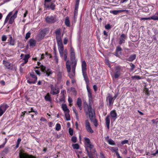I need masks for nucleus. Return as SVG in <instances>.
Returning <instances> with one entry per match:
<instances>
[{
  "label": "nucleus",
  "instance_id": "nucleus-1",
  "mask_svg": "<svg viewBox=\"0 0 158 158\" xmlns=\"http://www.w3.org/2000/svg\"><path fill=\"white\" fill-rule=\"evenodd\" d=\"M70 60L72 66V72H70L71 66L69 60L67 61L66 66L67 71L69 73V76L71 79H73L75 76V69L77 62V60L76 59L74 50L72 47H70Z\"/></svg>",
  "mask_w": 158,
  "mask_h": 158
},
{
  "label": "nucleus",
  "instance_id": "nucleus-2",
  "mask_svg": "<svg viewBox=\"0 0 158 158\" xmlns=\"http://www.w3.org/2000/svg\"><path fill=\"white\" fill-rule=\"evenodd\" d=\"M93 102H89L87 104L86 102H84V108L86 114H88L90 119L95 118V113L94 110L92 108V104Z\"/></svg>",
  "mask_w": 158,
  "mask_h": 158
},
{
  "label": "nucleus",
  "instance_id": "nucleus-3",
  "mask_svg": "<svg viewBox=\"0 0 158 158\" xmlns=\"http://www.w3.org/2000/svg\"><path fill=\"white\" fill-rule=\"evenodd\" d=\"M81 69L82 75L86 85H89V82L86 73L87 64L85 60H81Z\"/></svg>",
  "mask_w": 158,
  "mask_h": 158
},
{
  "label": "nucleus",
  "instance_id": "nucleus-4",
  "mask_svg": "<svg viewBox=\"0 0 158 158\" xmlns=\"http://www.w3.org/2000/svg\"><path fill=\"white\" fill-rule=\"evenodd\" d=\"M45 19L46 22L49 23H53L57 21L56 15L48 16Z\"/></svg>",
  "mask_w": 158,
  "mask_h": 158
},
{
  "label": "nucleus",
  "instance_id": "nucleus-5",
  "mask_svg": "<svg viewBox=\"0 0 158 158\" xmlns=\"http://www.w3.org/2000/svg\"><path fill=\"white\" fill-rule=\"evenodd\" d=\"M40 63L38 62V64L39 66V67H38L36 66L35 67V68H40L41 71L45 73L46 75L47 76H49L52 73L50 72V71L47 69V68L45 66H44L43 65H41L40 66Z\"/></svg>",
  "mask_w": 158,
  "mask_h": 158
},
{
  "label": "nucleus",
  "instance_id": "nucleus-6",
  "mask_svg": "<svg viewBox=\"0 0 158 158\" xmlns=\"http://www.w3.org/2000/svg\"><path fill=\"white\" fill-rule=\"evenodd\" d=\"M30 77L27 80V82L30 84H35L37 80V76L34 74L33 72L30 73Z\"/></svg>",
  "mask_w": 158,
  "mask_h": 158
},
{
  "label": "nucleus",
  "instance_id": "nucleus-7",
  "mask_svg": "<svg viewBox=\"0 0 158 158\" xmlns=\"http://www.w3.org/2000/svg\"><path fill=\"white\" fill-rule=\"evenodd\" d=\"M51 88L50 94L53 95H56L59 93L60 89L56 86H54L53 85L50 86Z\"/></svg>",
  "mask_w": 158,
  "mask_h": 158
},
{
  "label": "nucleus",
  "instance_id": "nucleus-8",
  "mask_svg": "<svg viewBox=\"0 0 158 158\" xmlns=\"http://www.w3.org/2000/svg\"><path fill=\"white\" fill-rule=\"evenodd\" d=\"M86 88L88 91V95L89 98V102H93V98L92 95V93L91 89L89 87V85H86Z\"/></svg>",
  "mask_w": 158,
  "mask_h": 158
},
{
  "label": "nucleus",
  "instance_id": "nucleus-9",
  "mask_svg": "<svg viewBox=\"0 0 158 158\" xmlns=\"http://www.w3.org/2000/svg\"><path fill=\"white\" fill-rule=\"evenodd\" d=\"M122 49L120 46H118L115 50V55L117 57H119L122 54Z\"/></svg>",
  "mask_w": 158,
  "mask_h": 158
},
{
  "label": "nucleus",
  "instance_id": "nucleus-10",
  "mask_svg": "<svg viewBox=\"0 0 158 158\" xmlns=\"http://www.w3.org/2000/svg\"><path fill=\"white\" fill-rule=\"evenodd\" d=\"M106 100L107 102H108V105L110 106L113 104L114 101L112 96L110 94H108V96L106 98Z\"/></svg>",
  "mask_w": 158,
  "mask_h": 158
},
{
  "label": "nucleus",
  "instance_id": "nucleus-11",
  "mask_svg": "<svg viewBox=\"0 0 158 158\" xmlns=\"http://www.w3.org/2000/svg\"><path fill=\"white\" fill-rule=\"evenodd\" d=\"M111 121H115L117 118V114L115 110H111L110 113Z\"/></svg>",
  "mask_w": 158,
  "mask_h": 158
},
{
  "label": "nucleus",
  "instance_id": "nucleus-12",
  "mask_svg": "<svg viewBox=\"0 0 158 158\" xmlns=\"http://www.w3.org/2000/svg\"><path fill=\"white\" fill-rule=\"evenodd\" d=\"M19 158H36L32 155L26 153H19Z\"/></svg>",
  "mask_w": 158,
  "mask_h": 158
},
{
  "label": "nucleus",
  "instance_id": "nucleus-13",
  "mask_svg": "<svg viewBox=\"0 0 158 158\" xmlns=\"http://www.w3.org/2000/svg\"><path fill=\"white\" fill-rule=\"evenodd\" d=\"M44 7L47 9L49 10L50 9L52 10H54L55 9V5L53 3H51L50 5L48 4H44Z\"/></svg>",
  "mask_w": 158,
  "mask_h": 158
},
{
  "label": "nucleus",
  "instance_id": "nucleus-14",
  "mask_svg": "<svg viewBox=\"0 0 158 158\" xmlns=\"http://www.w3.org/2000/svg\"><path fill=\"white\" fill-rule=\"evenodd\" d=\"M126 39V36L124 34L121 35L119 38V44H121L125 42V40Z\"/></svg>",
  "mask_w": 158,
  "mask_h": 158
},
{
  "label": "nucleus",
  "instance_id": "nucleus-15",
  "mask_svg": "<svg viewBox=\"0 0 158 158\" xmlns=\"http://www.w3.org/2000/svg\"><path fill=\"white\" fill-rule=\"evenodd\" d=\"M86 146V150L87 152V150H88L89 151L88 149V148H89L90 149V152H91L92 153H94L95 152H96V151L95 150V149H93L92 151V152L91 151V150L92 149H93V148L94 147V145H92L91 143L87 145Z\"/></svg>",
  "mask_w": 158,
  "mask_h": 158
},
{
  "label": "nucleus",
  "instance_id": "nucleus-16",
  "mask_svg": "<svg viewBox=\"0 0 158 158\" xmlns=\"http://www.w3.org/2000/svg\"><path fill=\"white\" fill-rule=\"evenodd\" d=\"M18 11L16 10L15 12V13L10 18L9 23L10 24H12L13 23L14 19L15 18H16L17 17V13H18Z\"/></svg>",
  "mask_w": 158,
  "mask_h": 158
},
{
  "label": "nucleus",
  "instance_id": "nucleus-17",
  "mask_svg": "<svg viewBox=\"0 0 158 158\" xmlns=\"http://www.w3.org/2000/svg\"><path fill=\"white\" fill-rule=\"evenodd\" d=\"M59 51L61 57H63L64 54V47L63 45L58 46Z\"/></svg>",
  "mask_w": 158,
  "mask_h": 158
},
{
  "label": "nucleus",
  "instance_id": "nucleus-18",
  "mask_svg": "<svg viewBox=\"0 0 158 158\" xmlns=\"http://www.w3.org/2000/svg\"><path fill=\"white\" fill-rule=\"evenodd\" d=\"M105 120L106 127L108 130L109 129V125L110 124V116L107 115L106 117Z\"/></svg>",
  "mask_w": 158,
  "mask_h": 158
},
{
  "label": "nucleus",
  "instance_id": "nucleus-19",
  "mask_svg": "<svg viewBox=\"0 0 158 158\" xmlns=\"http://www.w3.org/2000/svg\"><path fill=\"white\" fill-rule=\"evenodd\" d=\"M48 29L47 28L42 30L40 32V34L41 37H44L47 33L48 31Z\"/></svg>",
  "mask_w": 158,
  "mask_h": 158
},
{
  "label": "nucleus",
  "instance_id": "nucleus-20",
  "mask_svg": "<svg viewBox=\"0 0 158 158\" xmlns=\"http://www.w3.org/2000/svg\"><path fill=\"white\" fill-rule=\"evenodd\" d=\"M36 41L33 39H31L29 41L30 47H34L35 46Z\"/></svg>",
  "mask_w": 158,
  "mask_h": 158
},
{
  "label": "nucleus",
  "instance_id": "nucleus-21",
  "mask_svg": "<svg viewBox=\"0 0 158 158\" xmlns=\"http://www.w3.org/2000/svg\"><path fill=\"white\" fill-rule=\"evenodd\" d=\"M76 104L78 107H79L80 110H81L82 109L81 106L82 101L80 98H78Z\"/></svg>",
  "mask_w": 158,
  "mask_h": 158
},
{
  "label": "nucleus",
  "instance_id": "nucleus-22",
  "mask_svg": "<svg viewBox=\"0 0 158 158\" xmlns=\"http://www.w3.org/2000/svg\"><path fill=\"white\" fill-rule=\"evenodd\" d=\"M9 106L6 104H3L1 105L0 106V107L2 110H3V111L4 112L9 107Z\"/></svg>",
  "mask_w": 158,
  "mask_h": 158
},
{
  "label": "nucleus",
  "instance_id": "nucleus-23",
  "mask_svg": "<svg viewBox=\"0 0 158 158\" xmlns=\"http://www.w3.org/2000/svg\"><path fill=\"white\" fill-rule=\"evenodd\" d=\"M56 39L58 46L63 45L62 40L60 37H56Z\"/></svg>",
  "mask_w": 158,
  "mask_h": 158
},
{
  "label": "nucleus",
  "instance_id": "nucleus-24",
  "mask_svg": "<svg viewBox=\"0 0 158 158\" xmlns=\"http://www.w3.org/2000/svg\"><path fill=\"white\" fill-rule=\"evenodd\" d=\"M136 56L135 54L131 55L129 58L127 59V60L130 61H132L135 60L136 58Z\"/></svg>",
  "mask_w": 158,
  "mask_h": 158
},
{
  "label": "nucleus",
  "instance_id": "nucleus-25",
  "mask_svg": "<svg viewBox=\"0 0 158 158\" xmlns=\"http://www.w3.org/2000/svg\"><path fill=\"white\" fill-rule=\"evenodd\" d=\"M44 99L47 101L49 102H51V98L49 93H48L44 97Z\"/></svg>",
  "mask_w": 158,
  "mask_h": 158
},
{
  "label": "nucleus",
  "instance_id": "nucleus-26",
  "mask_svg": "<svg viewBox=\"0 0 158 158\" xmlns=\"http://www.w3.org/2000/svg\"><path fill=\"white\" fill-rule=\"evenodd\" d=\"M62 108L64 112L69 111V109L68 108L66 104H62Z\"/></svg>",
  "mask_w": 158,
  "mask_h": 158
},
{
  "label": "nucleus",
  "instance_id": "nucleus-27",
  "mask_svg": "<svg viewBox=\"0 0 158 158\" xmlns=\"http://www.w3.org/2000/svg\"><path fill=\"white\" fill-rule=\"evenodd\" d=\"M126 10H114L110 11V13H111L113 14L114 15H117L118 13H120L121 12L123 11H126Z\"/></svg>",
  "mask_w": 158,
  "mask_h": 158
},
{
  "label": "nucleus",
  "instance_id": "nucleus-28",
  "mask_svg": "<svg viewBox=\"0 0 158 158\" xmlns=\"http://www.w3.org/2000/svg\"><path fill=\"white\" fill-rule=\"evenodd\" d=\"M3 64L6 68L9 69L11 68V64L9 62L5 60L3 61Z\"/></svg>",
  "mask_w": 158,
  "mask_h": 158
},
{
  "label": "nucleus",
  "instance_id": "nucleus-29",
  "mask_svg": "<svg viewBox=\"0 0 158 158\" xmlns=\"http://www.w3.org/2000/svg\"><path fill=\"white\" fill-rule=\"evenodd\" d=\"M30 57V55L29 54L25 55L23 60H24V63H26L28 61V60Z\"/></svg>",
  "mask_w": 158,
  "mask_h": 158
},
{
  "label": "nucleus",
  "instance_id": "nucleus-30",
  "mask_svg": "<svg viewBox=\"0 0 158 158\" xmlns=\"http://www.w3.org/2000/svg\"><path fill=\"white\" fill-rule=\"evenodd\" d=\"M121 73L120 71H116L114 75V77L115 78H118Z\"/></svg>",
  "mask_w": 158,
  "mask_h": 158
},
{
  "label": "nucleus",
  "instance_id": "nucleus-31",
  "mask_svg": "<svg viewBox=\"0 0 158 158\" xmlns=\"http://www.w3.org/2000/svg\"><path fill=\"white\" fill-rule=\"evenodd\" d=\"M56 37H60V29H57L55 32Z\"/></svg>",
  "mask_w": 158,
  "mask_h": 158
},
{
  "label": "nucleus",
  "instance_id": "nucleus-32",
  "mask_svg": "<svg viewBox=\"0 0 158 158\" xmlns=\"http://www.w3.org/2000/svg\"><path fill=\"white\" fill-rule=\"evenodd\" d=\"M65 25L67 26L68 27H70V22L69 19V18L68 17H67L66 18V19L65 20Z\"/></svg>",
  "mask_w": 158,
  "mask_h": 158
},
{
  "label": "nucleus",
  "instance_id": "nucleus-33",
  "mask_svg": "<svg viewBox=\"0 0 158 158\" xmlns=\"http://www.w3.org/2000/svg\"><path fill=\"white\" fill-rule=\"evenodd\" d=\"M69 112H67L65 113V115L66 120L69 121L70 120V116L69 114Z\"/></svg>",
  "mask_w": 158,
  "mask_h": 158
},
{
  "label": "nucleus",
  "instance_id": "nucleus-34",
  "mask_svg": "<svg viewBox=\"0 0 158 158\" xmlns=\"http://www.w3.org/2000/svg\"><path fill=\"white\" fill-rule=\"evenodd\" d=\"M91 122L93 123L94 126L95 127H97L98 125V123H97V121L96 119L94 118L91 119H90Z\"/></svg>",
  "mask_w": 158,
  "mask_h": 158
},
{
  "label": "nucleus",
  "instance_id": "nucleus-35",
  "mask_svg": "<svg viewBox=\"0 0 158 158\" xmlns=\"http://www.w3.org/2000/svg\"><path fill=\"white\" fill-rule=\"evenodd\" d=\"M111 150L113 152H114L116 154L118 152V149L117 147L114 148V147H112L111 148Z\"/></svg>",
  "mask_w": 158,
  "mask_h": 158
},
{
  "label": "nucleus",
  "instance_id": "nucleus-36",
  "mask_svg": "<svg viewBox=\"0 0 158 158\" xmlns=\"http://www.w3.org/2000/svg\"><path fill=\"white\" fill-rule=\"evenodd\" d=\"M85 146L86 145H87L88 144H89L90 143H91V142H90V139H89L88 138H85Z\"/></svg>",
  "mask_w": 158,
  "mask_h": 158
},
{
  "label": "nucleus",
  "instance_id": "nucleus-37",
  "mask_svg": "<svg viewBox=\"0 0 158 158\" xmlns=\"http://www.w3.org/2000/svg\"><path fill=\"white\" fill-rule=\"evenodd\" d=\"M86 127L87 131L88 132H89L91 133H93L94 132V131L90 127V126L86 127Z\"/></svg>",
  "mask_w": 158,
  "mask_h": 158
},
{
  "label": "nucleus",
  "instance_id": "nucleus-38",
  "mask_svg": "<svg viewBox=\"0 0 158 158\" xmlns=\"http://www.w3.org/2000/svg\"><path fill=\"white\" fill-rule=\"evenodd\" d=\"M131 78L132 79L135 80H139L142 79V78L140 76L136 75L132 76Z\"/></svg>",
  "mask_w": 158,
  "mask_h": 158
},
{
  "label": "nucleus",
  "instance_id": "nucleus-39",
  "mask_svg": "<svg viewBox=\"0 0 158 158\" xmlns=\"http://www.w3.org/2000/svg\"><path fill=\"white\" fill-rule=\"evenodd\" d=\"M64 59L65 60H67L68 52L67 51L66 49L65 50L64 52Z\"/></svg>",
  "mask_w": 158,
  "mask_h": 158
},
{
  "label": "nucleus",
  "instance_id": "nucleus-40",
  "mask_svg": "<svg viewBox=\"0 0 158 158\" xmlns=\"http://www.w3.org/2000/svg\"><path fill=\"white\" fill-rule=\"evenodd\" d=\"M72 146L74 149H78L79 148V145L77 143L73 144Z\"/></svg>",
  "mask_w": 158,
  "mask_h": 158
},
{
  "label": "nucleus",
  "instance_id": "nucleus-41",
  "mask_svg": "<svg viewBox=\"0 0 158 158\" xmlns=\"http://www.w3.org/2000/svg\"><path fill=\"white\" fill-rule=\"evenodd\" d=\"M10 44L11 45L13 46L15 44V41L12 39V37L10 36V40L9 42Z\"/></svg>",
  "mask_w": 158,
  "mask_h": 158
},
{
  "label": "nucleus",
  "instance_id": "nucleus-42",
  "mask_svg": "<svg viewBox=\"0 0 158 158\" xmlns=\"http://www.w3.org/2000/svg\"><path fill=\"white\" fill-rule=\"evenodd\" d=\"M61 128V126L60 124L57 123L56 126V130L57 131H59Z\"/></svg>",
  "mask_w": 158,
  "mask_h": 158
},
{
  "label": "nucleus",
  "instance_id": "nucleus-43",
  "mask_svg": "<svg viewBox=\"0 0 158 158\" xmlns=\"http://www.w3.org/2000/svg\"><path fill=\"white\" fill-rule=\"evenodd\" d=\"M122 67L119 66H117L115 67V71H120V70L122 69Z\"/></svg>",
  "mask_w": 158,
  "mask_h": 158
},
{
  "label": "nucleus",
  "instance_id": "nucleus-44",
  "mask_svg": "<svg viewBox=\"0 0 158 158\" xmlns=\"http://www.w3.org/2000/svg\"><path fill=\"white\" fill-rule=\"evenodd\" d=\"M87 153L89 158H94L93 157L92 154L91 152H89V151L87 150Z\"/></svg>",
  "mask_w": 158,
  "mask_h": 158
},
{
  "label": "nucleus",
  "instance_id": "nucleus-45",
  "mask_svg": "<svg viewBox=\"0 0 158 158\" xmlns=\"http://www.w3.org/2000/svg\"><path fill=\"white\" fill-rule=\"evenodd\" d=\"M73 112L75 114L77 118H78V114L77 112L76 109L74 107H73Z\"/></svg>",
  "mask_w": 158,
  "mask_h": 158
},
{
  "label": "nucleus",
  "instance_id": "nucleus-46",
  "mask_svg": "<svg viewBox=\"0 0 158 158\" xmlns=\"http://www.w3.org/2000/svg\"><path fill=\"white\" fill-rule=\"evenodd\" d=\"M149 18L150 19V20H158V17L155 15H153L151 17H149Z\"/></svg>",
  "mask_w": 158,
  "mask_h": 158
},
{
  "label": "nucleus",
  "instance_id": "nucleus-47",
  "mask_svg": "<svg viewBox=\"0 0 158 158\" xmlns=\"http://www.w3.org/2000/svg\"><path fill=\"white\" fill-rule=\"evenodd\" d=\"M108 143L111 145H114L115 144L114 142L111 139L109 140L108 141Z\"/></svg>",
  "mask_w": 158,
  "mask_h": 158
},
{
  "label": "nucleus",
  "instance_id": "nucleus-48",
  "mask_svg": "<svg viewBox=\"0 0 158 158\" xmlns=\"http://www.w3.org/2000/svg\"><path fill=\"white\" fill-rule=\"evenodd\" d=\"M31 33L30 32H28L26 33V36H25V39H28L30 36Z\"/></svg>",
  "mask_w": 158,
  "mask_h": 158
},
{
  "label": "nucleus",
  "instance_id": "nucleus-49",
  "mask_svg": "<svg viewBox=\"0 0 158 158\" xmlns=\"http://www.w3.org/2000/svg\"><path fill=\"white\" fill-rule=\"evenodd\" d=\"M73 130L71 128H70L69 129V132L70 135H72L73 134Z\"/></svg>",
  "mask_w": 158,
  "mask_h": 158
},
{
  "label": "nucleus",
  "instance_id": "nucleus-50",
  "mask_svg": "<svg viewBox=\"0 0 158 158\" xmlns=\"http://www.w3.org/2000/svg\"><path fill=\"white\" fill-rule=\"evenodd\" d=\"M111 27V26L109 24L106 25L105 26V28L106 29H109Z\"/></svg>",
  "mask_w": 158,
  "mask_h": 158
},
{
  "label": "nucleus",
  "instance_id": "nucleus-51",
  "mask_svg": "<svg viewBox=\"0 0 158 158\" xmlns=\"http://www.w3.org/2000/svg\"><path fill=\"white\" fill-rule=\"evenodd\" d=\"M90 126V124L89 122V120H86L85 121V127L87 126Z\"/></svg>",
  "mask_w": 158,
  "mask_h": 158
},
{
  "label": "nucleus",
  "instance_id": "nucleus-52",
  "mask_svg": "<svg viewBox=\"0 0 158 158\" xmlns=\"http://www.w3.org/2000/svg\"><path fill=\"white\" fill-rule=\"evenodd\" d=\"M7 39V37L5 35H3L2 37V41H5Z\"/></svg>",
  "mask_w": 158,
  "mask_h": 158
},
{
  "label": "nucleus",
  "instance_id": "nucleus-53",
  "mask_svg": "<svg viewBox=\"0 0 158 158\" xmlns=\"http://www.w3.org/2000/svg\"><path fill=\"white\" fill-rule=\"evenodd\" d=\"M77 138L75 136H73L71 140L74 143H76L77 142Z\"/></svg>",
  "mask_w": 158,
  "mask_h": 158
},
{
  "label": "nucleus",
  "instance_id": "nucleus-54",
  "mask_svg": "<svg viewBox=\"0 0 158 158\" xmlns=\"http://www.w3.org/2000/svg\"><path fill=\"white\" fill-rule=\"evenodd\" d=\"M65 92V91L64 90H62L61 91L60 94L61 96L64 97V94Z\"/></svg>",
  "mask_w": 158,
  "mask_h": 158
},
{
  "label": "nucleus",
  "instance_id": "nucleus-55",
  "mask_svg": "<svg viewBox=\"0 0 158 158\" xmlns=\"http://www.w3.org/2000/svg\"><path fill=\"white\" fill-rule=\"evenodd\" d=\"M128 141L127 140H125L121 142V144L122 145H124L125 144H127L128 143Z\"/></svg>",
  "mask_w": 158,
  "mask_h": 158
},
{
  "label": "nucleus",
  "instance_id": "nucleus-56",
  "mask_svg": "<svg viewBox=\"0 0 158 158\" xmlns=\"http://www.w3.org/2000/svg\"><path fill=\"white\" fill-rule=\"evenodd\" d=\"M10 17L7 16L4 21V24H5L8 21Z\"/></svg>",
  "mask_w": 158,
  "mask_h": 158
},
{
  "label": "nucleus",
  "instance_id": "nucleus-57",
  "mask_svg": "<svg viewBox=\"0 0 158 158\" xmlns=\"http://www.w3.org/2000/svg\"><path fill=\"white\" fill-rule=\"evenodd\" d=\"M54 57H55V60H56V63H58V58L56 53H55V55Z\"/></svg>",
  "mask_w": 158,
  "mask_h": 158
},
{
  "label": "nucleus",
  "instance_id": "nucleus-58",
  "mask_svg": "<svg viewBox=\"0 0 158 158\" xmlns=\"http://www.w3.org/2000/svg\"><path fill=\"white\" fill-rule=\"evenodd\" d=\"M32 112L35 113V114H37V111L34 110L32 108H31V110L30 111H29L28 113H30Z\"/></svg>",
  "mask_w": 158,
  "mask_h": 158
},
{
  "label": "nucleus",
  "instance_id": "nucleus-59",
  "mask_svg": "<svg viewBox=\"0 0 158 158\" xmlns=\"http://www.w3.org/2000/svg\"><path fill=\"white\" fill-rule=\"evenodd\" d=\"M60 101L63 102L64 100V97H60V98L59 99Z\"/></svg>",
  "mask_w": 158,
  "mask_h": 158
},
{
  "label": "nucleus",
  "instance_id": "nucleus-60",
  "mask_svg": "<svg viewBox=\"0 0 158 158\" xmlns=\"http://www.w3.org/2000/svg\"><path fill=\"white\" fill-rule=\"evenodd\" d=\"M68 42V39L67 38H64V44H67Z\"/></svg>",
  "mask_w": 158,
  "mask_h": 158
},
{
  "label": "nucleus",
  "instance_id": "nucleus-61",
  "mask_svg": "<svg viewBox=\"0 0 158 158\" xmlns=\"http://www.w3.org/2000/svg\"><path fill=\"white\" fill-rule=\"evenodd\" d=\"M140 20H150L149 17L148 18H142L140 19Z\"/></svg>",
  "mask_w": 158,
  "mask_h": 158
},
{
  "label": "nucleus",
  "instance_id": "nucleus-62",
  "mask_svg": "<svg viewBox=\"0 0 158 158\" xmlns=\"http://www.w3.org/2000/svg\"><path fill=\"white\" fill-rule=\"evenodd\" d=\"M131 70H133L134 68L135 67V65L134 64H132V63H131Z\"/></svg>",
  "mask_w": 158,
  "mask_h": 158
},
{
  "label": "nucleus",
  "instance_id": "nucleus-63",
  "mask_svg": "<svg viewBox=\"0 0 158 158\" xmlns=\"http://www.w3.org/2000/svg\"><path fill=\"white\" fill-rule=\"evenodd\" d=\"M35 71L37 74L39 76L40 75V72L39 70H35Z\"/></svg>",
  "mask_w": 158,
  "mask_h": 158
},
{
  "label": "nucleus",
  "instance_id": "nucleus-64",
  "mask_svg": "<svg viewBox=\"0 0 158 158\" xmlns=\"http://www.w3.org/2000/svg\"><path fill=\"white\" fill-rule=\"evenodd\" d=\"M100 155L101 158H105L104 155L102 152H100Z\"/></svg>",
  "mask_w": 158,
  "mask_h": 158
}]
</instances>
